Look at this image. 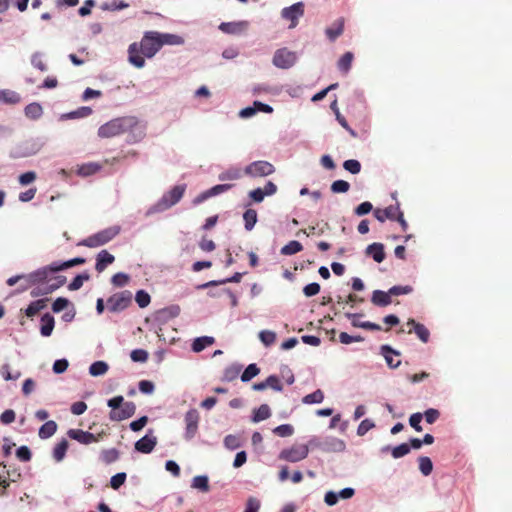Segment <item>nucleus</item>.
I'll list each match as a JSON object with an SVG mask.
<instances>
[{
    "mask_svg": "<svg viewBox=\"0 0 512 512\" xmlns=\"http://www.w3.org/2000/svg\"><path fill=\"white\" fill-rule=\"evenodd\" d=\"M158 37L161 43V47L163 45H182L184 40L181 36L169 33H159Z\"/></svg>",
    "mask_w": 512,
    "mask_h": 512,
    "instance_id": "c756f323",
    "label": "nucleus"
},
{
    "mask_svg": "<svg viewBox=\"0 0 512 512\" xmlns=\"http://www.w3.org/2000/svg\"><path fill=\"white\" fill-rule=\"evenodd\" d=\"M350 189V184L345 180H336L331 184L333 193H346Z\"/></svg>",
    "mask_w": 512,
    "mask_h": 512,
    "instance_id": "3c124183",
    "label": "nucleus"
},
{
    "mask_svg": "<svg viewBox=\"0 0 512 512\" xmlns=\"http://www.w3.org/2000/svg\"><path fill=\"white\" fill-rule=\"evenodd\" d=\"M214 342H215V340L213 337H209V336L198 337L193 341L192 350L194 352H201L206 347L212 345Z\"/></svg>",
    "mask_w": 512,
    "mask_h": 512,
    "instance_id": "473e14b6",
    "label": "nucleus"
},
{
    "mask_svg": "<svg viewBox=\"0 0 512 512\" xmlns=\"http://www.w3.org/2000/svg\"><path fill=\"white\" fill-rule=\"evenodd\" d=\"M129 280H130L129 275L122 273V272L116 273L111 278L112 284L116 287L125 286L126 284H128Z\"/></svg>",
    "mask_w": 512,
    "mask_h": 512,
    "instance_id": "603ef678",
    "label": "nucleus"
},
{
    "mask_svg": "<svg viewBox=\"0 0 512 512\" xmlns=\"http://www.w3.org/2000/svg\"><path fill=\"white\" fill-rule=\"evenodd\" d=\"M267 388L270 387L275 391H282L283 385L280 382V379L276 375H270L265 380Z\"/></svg>",
    "mask_w": 512,
    "mask_h": 512,
    "instance_id": "0e129e2a",
    "label": "nucleus"
},
{
    "mask_svg": "<svg viewBox=\"0 0 512 512\" xmlns=\"http://www.w3.org/2000/svg\"><path fill=\"white\" fill-rule=\"evenodd\" d=\"M390 296H399L409 294L413 291V288L409 285L406 286H393L389 290Z\"/></svg>",
    "mask_w": 512,
    "mask_h": 512,
    "instance_id": "bf43d9fd",
    "label": "nucleus"
},
{
    "mask_svg": "<svg viewBox=\"0 0 512 512\" xmlns=\"http://www.w3.org/2000/svg\"><path fill=\"white\" fill-rule=\"evenodd\" d=\"M120 457V452L116 448L103 449L100 453V459L105 464L116 462Z\"/></svg>",
    "mask_w": 512,
    "mask_h": 512,
    "instance_id": "7c9ffc66",
    "label": "nucleus"
},
{
    "mask_svg": "<svg viewBox=\"0 0 512 512\" xmlns=\"http://www.w3.org/2000/svg\"><path fill=\"white\" fill-rule=\"evenodd\" d=\"M161 49V43L158 32H145L140 43L134 42L128 48V60L136 68H142L145 65V59L152 58Z\"/></svg>",
    "mask_w": 512,
    "mask_h": 512,
    "instance_id": "f257e3e1",
    "label": "nucleus"
},
{
    "mask_svg": "<svg viewBox=\"0 0 512 512\" xmlns=\"http://www.w3.org/2000/svg\"><path fill=\"white\" fill-rule=\"evenodd\" d=\"M399 211H400L399 204L390 205V206L386 207L385 209H379V208L375 209L374 216L380 222H384L387 219L395 220Z\"/></svg>",
    "mask_w": 512,
    "mask_h": 512,
    "instance_id": "dca6fc26",
    "label": "nucleus"
},
{
    "mask_svg": "<svg viewBox=\"0 0 512 512\" xmlns=\"http://www.w3.org/2000/svg\"><path fill=\"white\" fill-rule=\"evenodd\" d=\"M324 400V393L322 390L317 389L314 392L303 397L302 402L304 404H318Z\"/></svg>",
    "mask_w": 512,
    "mask_h": 512,
    "instance_id": "37998d69",
    "label": "nucleus"
},
{
    "mask_svg": "<svg viewBox=\"0 0 512 512\" xmlns=\"http://www.w3.org/2000/svg\"><path fill=\"white\" fill-rule=\"evenodd\" d=\"M345 170L352 174H358L361 171V164L358 160L349 159L343 163Z\"/></svg>",
    "mask_w": 512,
    "mask_h": 512,
    "instance_id": "5fc2aeb1",
    "label": "nucleus"
},
{
    "mask_svg": "<svg viewBox=\"0 0 512 512\" xmlns=\"http://www.w3.org/2000/svg\"><path fill=\"white\" fill-rule=\"evenodd\" d=\"M296 60V53L288 50L287 48L276 50L273 56V64L281 69H288L292 67L296 63Z\"/></svg>",
    "mask_w": 512,
    "mask_h": 512,
    "instance_id": "9d476101",
    "label": "nucleus"
},
{
    "mask_svg": "<svg viewBox=\"0 0 512 512\" xmlns=\"http://www.w3.org/2000/svg\"><path fill=\"white\" fill-rule=\"evenodd\" d=\"M353 59L354 55L352 52L344 53L337 63L338 69L344 74H347L351 68Z\"/></svg>",
    "mask_w": 512,
    "mask_h": 512,
    "instance_id": "72a5a7b5",
    "label": "nucleus"
},
{
    "mask_svg": "<svg viewBox=\"0 0 512 512\" xmlns=\"http://www.w3.org/2000/svg\"><path fill=\"white\" fill-rule=\"evenodd\" d=\"M134 362H145L148 359V352L144 349H135L130 354Z\"/></svg>",
    "mask_w": 512,
    "mask_h": 512,
    "instance_id": "338daca9",
    "label": "nucleus"
},
{
    "mask_svg": "<svg viewBox=\"0 0 512 512\" xmlns=\"http://www.w3.org/2000/svg\"><path fill=\"white\" fill-rule=\"evenodd\" d=\"M375 427V424L370 419H364L361 421L357 428V435L364 436L368 431Z\"/></svg>",
    "mask_w": 512,
    "mask_h": 512,
    "instance_id": "13d9d810",
    "label": "nucleus"
},
{
    "mask_svg": "<svg viewBox=\"0 0 512 512\" xmlns=\"http://www.w3.org/2000/svg\"><path fill=\"white\" fill-rule=\"evenodd\" d=\"M244 226L247 231H251L257 222V211L247 209L243 214Z\"/></svg>",
    "mask_w": 512,
    "mask_h": 512,
    "instance_id": "f704fd0d",
    "label": "nucleus"
},
{
    "mask_svg": "<svg viewBox=\"0 0 512 512\" xmlns=\"http://www.w3.org/2000/svg\"><path fill=\"white\" fill-rule=\"evenodd\" d=\"M248 22H223L219 25V29L226 34L238 35L246 31Z\"/></svg>",
    "mask_w": 512,
    "mask_h": 512,
    "instance_id": "f3484780",
    "label": "nucleus"
},
{
    "mask_svg": "<svg viewBox=\"0 0 512 512\" xmlns=\"http://www.w3.org/2000/svg\"><path fill=\"white\" fill-rule=\"evenodd\" d=\"M304 15V4L303 2H297L289 7H285L281 10V17L287 21H290L289 28L293 29L298 25V20Z\"/></svg>",
    "mask_w": 512,
    "mask_h": 512,
    "instance_id": "9b49d317",
    "label": "nucleus"
},
{
    "mask_svg": "<svg viewBox=\"0 0 512 512\" xmlns=\"http://www.w3.org/2000/svg\"><path fill=\"white\" fill-rule=\"evenodd\" d=\"M156 445L157 438L153 435L146 434L144 437L136 441L135 450L140 453L149 454L154 450Z\"/></svg>",
    "mask_w": 512,
    "mask_h": 512,
    "instance_id": "4468645a",
    "label": "nucleus"
},
{
    "mask_svg": "<svg viewBox=\"0 0 512 512\" xmlns=\"http://www.w3.org/2000/svg\"><path fill=\"white\" fill-rule=\"evenodd\" d=\"M135 300L139 307L144 308L149 305L151 298L147 292L144 290H139L136 293Z\"/></svg>",
    "mask_w": 512,
    "mask_h": 512,
    "instance_id": "6e6d98bb",
    "label": "nucleus"
},
{
    "mask_svg": "<svg viewBox=\"0 0 512 512\" xmlns=\"http://www.w3.org/2000/svg\"><path fill=\"white\" fill-rule=\"evenodd\" d=\"M8 480L0 475V496L6 494V489L9 487L10 482H16L20 477L21 473L17 469L6 471Z\"/></svg>",
    "mask_w": 512,
    "mask_h": 512,
    "instance_id": "412c9836",
    "label": "nucleus"
},
{
    "mask_svg": "<svg viewBox=\"0 0 512 512\" xmlns=\"http://www.w3.org/2000/svg\"><path fill=\"white\" fill-rule=\"evenodd\" d=\"M191 487L202 492H208L210 489L208 477L204 475L195 476L192 480Z\"/></svg>",
    "mask_w": 512,
    "mask_h": 512,
    "instance_id": "4c0bfd02",
    "label": "nucleus"
},
{
    "mask_svg": "<svg viewBox=\"0 0 512 512\" xmlns=\"http://www.w3.org/2000/svg\"><path fill=\"white\" fill-rule=\"evenodd\" d=\"M224 445L227 449L235 450L240 447V439L235 435H227L224 439Z\"/></svg>",
    "mask_w": 512,
    "mask_h": 512,
    "instance_id": "052dcab7",
    "label": "nucleus"
},
{
    "mask_svg": "<svg viewBox=\"0 0 512 512\" xmlns=\"http://www.w3.org/2000/svg\"><path fill=\"white\" fill-rule=\"evenodd\" d=\"M66 283V277L65 276H48V280L46 285L42 287H35L31 291V295L33 297L41 296V295H47L55 291L56 289L60 288Z\"/></svg>",
    "mask_w": 512,
    "mask_h": 512,
    "instance_id": "f8f14e48",
    "label": "nucleus"
},
{
    "mask_svg": "<svg viewBox=\"0 0 512 512\" xmlns=\"http://www.w3.org/2000/svg\"><path fill=\"white\" fill-rule=\"evenodd\" d=\"M320 292V285L316 282L310 283L303 288V293L306 297H312Z\"/></svg>",
    "mask_w": 512,
    "mask_h": 512,
    "instance_id": "774afa93",
    "label": "nucleus"
},
{
    "mask_svg": "<svg viewBox=\"0 0 512 512\" xmlns=\"http://www.w3.org/2000/svg\"><path fill=\"white\" fill-rule=\"evenodd\" d=\"M259 339L266 347H269L275 343L276 333L270 330H262L259 333Z\"/></svg>",
    "mask_w": 512,
    "mask_h": 512,
    "instance_id": "49530a36",
    "label": "nucleus"
},
{
    "mask_svg": "<svg viewBox=\"0 0 512 512\" xmlns=\"http://www.w3.org/2000/svg\"><path fill=\"white\" fill-rule=\"evenodd\" d=\"M309 454V446L306 444H295L289 448L283 449L278 458L291 463L299 462L305 459Z\"/></svg>",
    "mask_w": 512,
    "mask_h": 512,
    "instance_id": "39448f33",
    "label": "nucleus"
},
{
    "mask_svg": "<svg viewBox=\"0 0 512 512\" xmlns=\"http://www.w3.org/2000/svg\"><path fill=\"white\" fill-rule=\"evenodd\" d=\"M69 443L66 439H62L60 442H58L54 449H53V458L60 462L64 459L66 452L68 450Z\"/></svg>",
    "mask_w": 512,
    "mask_h": 512,
    "instance_id": "2f4dec72",
    "label": "nucleus"
},
{
    "mask_svg": "<svg viewBox=\"0 0 512 512\" xmlns=\"http://www.w3.org/2000/svg\"><path fill=\"white\" fill-rule=\"evenodd\" d=\"M101 169V166L97 163H89L82 165L79 169V174L83 176H89L96 172H98Z\"/></svg>",
    "mask_w": 512,
    "mask_h": 512,
    "instance_id": "864d4df0",
    "label": "nucleus"
},
{
    "mask_svg": "<svg viewBox=\"0 0 512 512\" xmlns=\"http://www.w3.org/2000/svg\"><path fill=\"white\" fill-rule=\"evenodd\" d=\"M138 126V119L133 116L115 118L98 129V136L101 138H111L133 130Z\"/></svg>",
    "mask_w": 512,
    "mask_h": 512,
    "instance_id": "f03ea898",
    "label": "nucleus"
},
{
    "mask_svg": "<svg viewBox=\"0 0 512 512\" xmlns=\"http://www.w3.org/2000/svg\"><path fill=\"white\" fill-rule=\"evenodd\" d=\"M109 369V366L104 361H96L92 363L89 367V373L90 375L97 377L104 375Z\"/></svg>",
    "mask_w": 512,
    "mask_h": 512,
    "instance_id": "ea45409f",
    "label": "nucleus"
},
{
    "mask_svg": "<svg viewBox=\"0 0 512 512\" xmlns=\"http://www.w3.org/2000/svg\"><path fill=\"white\" fill-rule=\"evenodd\" d=\"M69 438L78 441L81 444L89 445L95 443L94 434L81 429H70L67 432Z\"/></svg>",
    "mask_w": 512,
    "mask_h": 512,
    "instance_id": "2eb2a0df",
    "label": "nucleus"
},
{
    "mask_svg": "<svg viewBox=\"0 0 512 512\" xmlns=\"http://www.w3.org/2000/svg\"><path fill=\"white\" fill-rule=\"evenodd\" d=\"M43 113L39 103H30L25 107V115L31 119H38Z\"/></svg>",
    "mask_w": 512,
    "mask_h": 512,
    "instance_id": "a19ab883",
    "label": "nucleus"
},
{
    "mask_svg": "<svg viewBox=\"0 0 512 512\" xmlns=\"http://www.w3.org/2000/svg\"><path fill=\"white\" fill-rule=\"evenodd\" d=\"M360 314H353V313H347L346 317L351 320V324L353 327L357 328H363L366 330H381V326L379 324L370 322V321H364L362 323H357V318H359Z\"/></svg>",
    "mask_w": 512,
    "mask_h": 512,
    "instance_id": "393cba45",
    "label": "nucleus"
},
{
    "mask_svg": "<svg viewBox=\"0 0 512 512\" xmlns=\"http://www.w3.org/2000/svg\"><path fill=\"white\" fill-rule=\"evenodd\" d=\"M135 411L136 405L133 402H123L119 411L110 412V419L113 421H122L132 417Z\"/></svg>",
    "mask_w": 512,
    "mask_h": 512,
    "instance_id": "ddd939ff",
    "label": "nucleus"
},
{
    "mask_svg": "<svg viewBox=\"0 0 512 512\" xmlns=\"http://www.w3.org/2000/svg\"><path fill=\"white\" fill-rule=\"evenodd\" d=\"M260 373V369L256 364H249L241 375L242 382H248Z\"/></svg>",
    "mask_w": 512,
    "mask_h": 512,
    "instance_id": "c03bdc74",
    "label": "nucleus"
},
{
    "mask_svg": "<svg viewBox=\"0 0 512 512\" xmlns=\"http://www.w3.org/2000/svg\"><path fill=\"white\" fill-rule=\"evenodd\" d=\"M21 100L20 95L9 89L0 90V103L14 105L19 103Z\"/></svg>",
    "mask_w": 512,
    "mask_h": 512,
    "instance_id": "bb28decb",
    "label": "nucleus"
},
{
    "mask_svg": "<svg viewBox=\"0 0 512 512\" xmlns=\"http://www.w3.org/2000/svg\"><path fill=\"white\" fill-rule=\"evenodd\" d=\"M54 273L51 269V264L45 267H42L34 272H31L25 275V285H23L22 290H26L32 286L42 287L46 285L48 276Z\"/></svg>",
    "mask_w": 512,
    "mask_h": 512,
    "instance_id": "423d86ee",
    "label": "nucleus"
},
{
    "mask_svg": "<svg viewBox=\"0 0 512 512\" xmlns=\"http://www.w3.org/2000/svg\"><path fill=\"white\" fill-rule=\"evenodd\" d=\"M86 262V260L82 257H76L68 261H64L62 263L53 262L51 263V269L53 272H59L77 265H82Z\"/></svg>",
    "mask_w": 512,
    "mask_h": 512,
    "instance_id": "a878e982",
    "label": "nucleus"
},
{
    "mask_svg": "<svg viewBox=\"0 0 512 512\" xmlns=\"http://www.w3.org/2000/svg\"><path fill=\"white\" fill-rule=\"evenodd\" d=\"M54 318L49 313H46L41 318V328L40 332L41 335L44 337H48L52 334V331L54 329Z\"/></svg>",
    "mask_w": 512,
    "mask_h": 512,
    "instance_id": "cd10ccee",
    "label": "nucleus"
},
{
    "mask_svg": "<svg viewBox=\"0 0 512 512\" xmlns=\"http://www.w3.org/2000/svg\"><path fill=\"white\" fill-rule=\"evenodd\" d=\"M1 374L6 381L17 380L21 376L19 371H16L14 374L11 373L10 366L8 364L2 365Z\"/></svg>",
    "mask_w": 512,
    "mask_h": 512,
    "instance_id": "680f3d73",
    "label": "nucleus"
},
{
    "mask_svg": "<svg viewBox=\"0 0 512 512\" xmlns=\"http://www.w3.org/2000/svg\"><path fill=\"white\" fill-rule=\"evenodd\" d=\"M186 190V185H176L171 190L166 192L161 199L153 205L147 214L163 212L175 204H177L183 197Z\"/></svg>",
    "mask_w": 512,
    "mask_h": 512,
    "instance_id": "7ed1b4c3",
    "label": "nucleus"
},
{
    "mask_svg": "<svg viewBox=\"0 0 512 512\" xmlns=\"http://www.w3.org/2000/svg\"><path fill=\"white\" fill-rule=\"evenodd\" d=\"M199 420H200V414L198 410L196 409H190L186 412L184 416V423H185V432H184V438L187 441H190L193 439L197 432H198V426H199Z\"/></svg>",
    "mask_w": 512,
    "mask_h": 512,
    "instance_id": "1a4fd4ad",
    "label": "nucleus"
},
{
    "mask_svg": "<svg viewBox=\"0 0 512 512\" xmlns=\"http://www.w3.org/2000/svg\"><path fill=\"white\" fill-rule=\"evenodd\" d=\"M407 326L410 327L408 333L415 332L417 337L423 342L427 343L430 338L429 330L421 323L416 322L414 319H409L407 321Z\"/></svg>",
    "mask_w": 512,
    "mask_h": 512,
    "instance_id": "a211bd4d",
    "label": "nucleus"
},
{
    "mask_svg": "<svg viewBox=\"0 0 512 512\" xmlns=\"http://www.w3.org/2000/svg\"><path fill=\"white\" fill-rule=\"evenodd\" d=\"M242 177V170L238 167H232L219 174L220 181L238 180Z\"/></svg>",
    "mask_w": 512,
    "mask_h": 512,
    "instance_id": "c9c22d12",
    "label": "nucleus"
},
{
    "mask_svg": "<svg viewBox=\"0 0 512 512\" xmlns=\"http://www.w3.org/2000/svg\"><path fill=\"white\" fill-rule=\"evenodd\" d=\"M418 462H419V469H420L421 473L424 476L430 475L433 470V464H432L431 459L427 456H421V457H419Z\"/></svg>",
    "mask_w": 512,
    "mask_h": 512,
    "instance_id": "a18cd8bd",
    "label": "nucleus"
},
{
    "mask_svg": "<svg viewBox=\"0 0 512 512\" xmlns=\"http://www.w3.org/2000/svg\"><path fill=\"white\" fill-rule=\"evenodd\" d=\"M344 30V19H337L330 27L326 28L325 33L330 41H335Z\"/></svg>",
    "mask_w": 512,
    "mask_h": 512,
    "instance_id": "5701e85b",
    "label": "nucleus"
},
{
    "mask_svg": "<svg viewBox=\"0 0 512 512\" xmlns=\"http://www.w3.org/2000/svg\"><path fill=\"white\" fill-rule=\"evenodd\" d=\"M380 351L383 357L385 358L387 365L390 368H397L401 364V361L399 359L395 360L393 358V355L399 356V352L394 350L389 345H382Z\"/></svg>",
    "mask_w": 512,
    "mask_h": 512,
    "instance_id": "aec40b11",
    "label": "nucleus"
},
{
    "mask_svg": "<svg viewBox=\"0 0 512 512\" xmlns=\"http://www.w3.org/2000/svg\"><path fill=\"white\" fill-rule=\"evenodd\" d=\"M371 302L375 306L386 307L392 303V298L389 291L374 290L371 297Z\"/></svg>",
    "mask_w": 512,
    "mask_h": 512,
    "instance_id": "4be33fe9",
    "label": "nucleus"
},
{
    "mask_svg": "<svg viewBox=\"0 0 512 512\" xmlns=\"http://www.w3.org/2000/svg\"><path fill=\"white\" fill-rule=\"evenodd\" d=\"M17 458L22 462H28L31 460L32 454L27 446H21L16 451Z\"/></svg>",
    "mask_w": 512,
    "mask_h": 512,
    "instance_id": "69168bd1",
    "label": "nucleus"
},
{
    "mask_svg": "<svg viewBox=\"0 0 512 512\" xmlns=\"http://www.w3.org/2000/svg\"><path fill=\"white\" fill-rule=\"evenodd\" d=\"M271 416L270 408L267 404H262L258 409L254 410L252 421L257 423L268 419Z\"/></svg>",
    "mask_w": 512,
    "mask_h": 512,
    "instance_id": "e433bc0d",
    "label": "nucleus"
},
{
    "mask_svg": "<svg viewBox=\"0 0 512 512\" xmlns=\"http://www.w3.org/2000/svg\"><path fill=\"white\" fill-rule=\"evenodd\" d=\"M273 432L280 437L291 436L294 432L293 427L290 424H282L277 426Z\"/></svg>",
    "mask_w": 512,
    "mask_h": 512,
    "instance_id": "4d7b16f0",
    "label": "nucleus"
},
{
    "mask_svg": "<svg viewBox=\"0 0 512 512\" xmlns=\"http://www.w3.org/2000/svg\"><path fill=\"white\" fill-rule=\"evenodd\" d=\"M120 233L119 226H111L103 229L93 235H90L84 239L80 244L89 248H95L102 246L112 239H114Z\"/></svg>",
    "mask_w": 512,
    "mask_h": 512,
    "instance_id": "20e7f679",
    "label": "nucleus"
},
{
    "mask_svg": "<svg viewBox=\"0 0 512 512\" xmlns=\"http://www.w3.org/2000/svg\"><path fill=\"white\" fill-rule=\"evenodd\" d=\"M57 431V424L53 420L46 421L39 429L38 435L41 439L53 436Z\"/></svg>",
    "mask_w": 512,
    "mask_h": 512,
    "instance_id": "c85d7f7f",
    "label": "nucleus"
},
{
    "mask_svg": "<svg viewBox=\"0 0 512 512\" xmlns=\"http://www.w3.org/2000/svg\"><path fill=\"white\" fill-rule=\"evenodd\" d=\"M366 254L371 256L374 261L381 263L385 259L384 246L381 243L370 244L366 248Z\"/></svg>",
    "mask_w": 512,
    "mask_h": 512,
    "instance_id": "b1692460",
    "label": "nucleus"
},
{
    "mask_svg": "<svg viewBox=\"0 0 512 512\" xmlns=\"http://www.w3.org/2000/svg\"><path fill=\"white\" fill-rule=\"evenodd\" d=\"M410 452V446L407 443H402L391 450V455L393 458L398 459Z\"/></svg>",
    "mask_w": 512,
    "mask_h": 512,
    "instance_id": "8fccbe9b",
    "label": "nucleus"
},
{
    "mask_svg": "<svg viewBox=\"0 0 512 512\" xmlns=\"http://www.w3.org/2000/svg\"><path fill=\"white\" fill-rule=\"evenodd\" d=\"M274 172V165L268 161L263 160L254 161L247 165L244 169V173L253 178L269 176Z\"/></svg>",
    "mask_w": 512,
    "mask_h": 512,
    "instance_id": "0eeeda50",
    "label": "nucleus"
},
{
    "mask_svg": "<svg viewBox=\"0 0 512 512\" xmlns=\"http://www.w3.org/2000/svg\"><path fill=\"white\" fill-rule=\"evenodd\" d=\"M132 302V293L130 291H121L113 294L107 300V308L111 312H120L126 309Z\"/></svg>",
    "mask_w": 512,
    "mask_h": 512,
    "instance_id": "6e6552de",
    "label": "nucleus"
},
{
    "mask_svg": "<svg viewBox=\"0 0 512 512\" xmlns=\"http://www.w3.org/2000/svg\"><path fill=\"white\" fill-rule=\"evenodd\" d=\"M302 249H303V246L300 242H298L296 240H292L281 248V254L293 255V254H296V253L302 251Z\"/></svg>",
    "mask_w": 512,
    "mask_h": 512,
    "instance_id": "79ce46f5",
    "label": "nucleus"
},
{
    "mask_svg": "<svg viewBox=\"0 0 512 512\" xmlns=\"http://www.w3.org/2000/svg\"><path fill=\"white\" fill-rule=\"evenodd\" d=\"M31 64L41 72H46L48 70L46 63L42 59V54L39 52H35L31 56Z\"/></svg>",
    "mask_w": 512,
    "mask_h": 512,
    "instance_id": "09e8293b",
    "label": "nucleus"
},
{
    "mask_svg": "<svg viewBox=\"0 0 512 512\" xmlns=\"http://www.w3.org/2000/svg\"><path fill=\"white\" fill-rule=\"evenodd\" d=\"M46 306V300L40 299L33 301L29 304V306L25 310V314L27 317H33L38 314L42 309Z\"/></svg>",
    "mask_w": 512,
    "mask_h": 512,
    "instance_id": "58836bf2",
    "label": "nucleus"
},
{
    "mask_svg": "<svg viewBox=\"0 0 512 512\" xmlns=\"http://www.w3.org/2000/svg\"><path fill=\"white\" fill-rule=\"evenodd\" d=\"M88 279L89 275L87 273L79 274L68 285V289L71 291L79 290L83 286L84 281Z\"/></svg>",
    "mask_w": 512,
    "mask_h": 512,
    "instance_id": "de8ad7c7",
    "label": "nucleus"
},
{
    "mask_svg": "<svg viewBox=\"0 0 512 512\" xmlns=\"http://www.w3.org/2000/svg\"><path fill=\"white\" fill-rule=\"evenodd\" d=\"M126 480V473L121 472L111 477L110 485L113 489H119Z\"/></svg>",
    "mask_w": 512,
    "mask_h": 512,
    "instance_id": "e2e57ef3",
    "label": "nucleus"
},
{
    "mask_svg": "<svg viewBox=\"0 0 512 512\" xmlns=\"http://www.w3.org/2000/svg\"><path fill=\"white\" fill-rule=\"evenodd\" d=\"M114 261L115 257L112 254L107 250H102L97 254L95 269L98 273H101Z\"/></svg>",
    "mask_w": 512,
    "mask_h": 512,
    "instance_id": "6ab92c4d",
    "label": "nucleus"
}]
</instances>
